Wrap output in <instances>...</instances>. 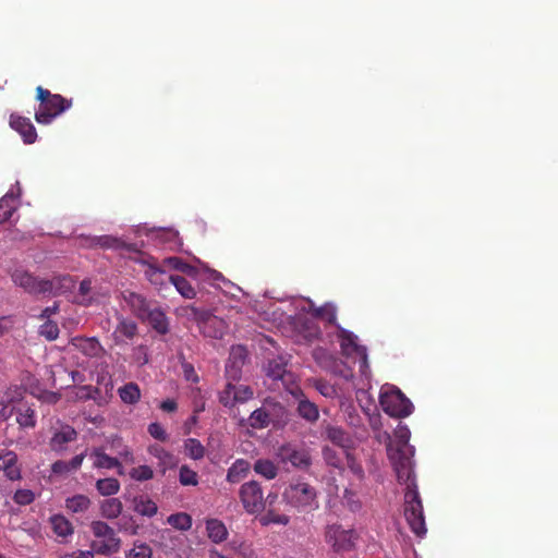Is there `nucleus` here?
<instances>
[{
  "mask_svg": "<svg viewBox=\"0 0 558 558\" xmlns=\"http://www.w3.org/2000/svg\"><path fill=\"white\" fill-rule=\"evenodd\" d=\"M411 432L407 425L399 423L395 429L393 438L388 435L387 456L393 466L400 484L407 486L404 493V517L411 531L423 537L427 530L413 472L414 447L409 444Z\"/></svg>",
  "mask_w": 558,
  "mask_h": 558,
  "instance_id": "f257e3e1",
  "label": "nucleus"
},
{
  "mask_svg": "<svg viewBox=\"0 0 558 558\" xmlns=\"http://www.w3.org/2000/svg\"><path fill=\"white\" fill-rule=\"evenodd\" d=\"M36 99L39 101V107L35 113V120L39 124H50L72 106V99H66L60 94H52L43 86L36 88Z\"/></svg>",
  "mask_w": 558,
  "mask_h": 558,
  "instance_id": "f03ea898",
  "label": "nucleus"
},
{
  "mask_svg": "<svg viewBox=\"0 0 558 558\" xmlns=\"http://www.w3.org/2000/svg\"><path fill=\"white\" fill-rule=\"evenodd\" d=\"M288 505L302 512H310L318 507L315 487L303 481L291 482L283 492Z\"/></svg>",
  "mask_w": 558,
  "mask_h": 558,
  "instance_id": "7ed1b4c3",
  "label": "nucleus"
},
{
  "mask_svg": "<svg viewBox=\"0 0 558 558\" xmlns=\"http://www.w3.org/2000/svg\"><path fill=\"white\" fill-rule=\"evenodd\" d=\"M90 530L96 537L92 543V548L96 554L110 556L119 551L121 538L108 523L100 520L93 521Z\"/></svg>",
  "mask_w": 558,
  "mask_h": 558,
  "instance_id": "20e7f679",
  "label": "nucleus"
},
{
  "mask_svg": "<svg viewBox=\"0 0 558 558\" xmlns=\"http://www.w3.org/2000/svg\"><path fill=\"white\" fill-rule=\"evenodd\" d=\"M383 411L391 417L403 418L413 412L412 402L396 387L383 389L379 395Z\"/></svg>",
  "mask_w": 558,
  "mask_h": 558,
  "instance_id": "39448f33",
  "label": "nucleus"
},
{
  "mask_svg": "<svg viewBox=\"0 0 558 558\" xmlns=\"http://www.w3.org/2000/svg\"><path fill=\"white\" fill-rule=\"evenodd\" d=\"M357 536L354 530H345L339 524L328 525L325 532V541L335 553L350 551L355 546Z\"/></svg>",
  "mask_w": 558,
  "mask_h": 558,
  "instance_id": "423d86ee",
  "label": "nucleus"
},
{
  "mask_svg": "<svg viewBox=\"0 0 558 558\" xmlns=\"http://www.w3.org/2000/svg\"><path fill=\"white\" fill-rule=\"evenodd\" d=\"M239 497L244 510L250 514L265 510L264 493L257 481H250L241 485Z\"/></svg>",
  "mask_w": 558,
  "mask_h": 558,
  "instance_id": "0eeeda50",
  "label": "nucleus"
},
{
  "mask_svg": "<svg viewBox=\"0 0 558 558\" xmlns=\"http://www.w3.org/2000/svg\"><path fill=\"white\" fill-rule=\"evenodd\" d=\"M337 339L344 356L357 355L363 360V364L367 363V350L357 343V337L353 332L337 325Z\"/></svg>",
  "mask_w": 558,
  "mask_h": 558,
  "instance_id": "6e6552de",
  "label": "nucleus"
},
{
  "mask_svg": "<svg viewBox=\"0 0 558 558\" xmlns=\"http://www.w3.org/2000/svg\"><path fill=\"white\" fill-rule=\"evenodd\" d=\"M263 405L272 427L281 428L289 423V411L281 402L274 398H267L264 400Z\"/></svg>",
  "mask_w": 558,
  "mask_h": 558,
  "instance_id": "1a4fd4ad",
  "label": "nucleus"
},
{
  "mask_svg": "<svg viewBox=\"0 0 558 558\" xmlns=\"http://www.w3.org/2000/svg\"><path fill=\"white\" fill-rule=\"evenodd\" d=\"M279 457L283 462H290L294 468L306 470L312 464V458L306 449H296L292 446H282Z\"/></svg>",
  "mask_w": 558,
  "mask_h": 558,
  "instance_id": "9d476101",
  "label": "nucleus"
},
{
  "mask_svg": "<svg viewBox=\"0 0 558 558\" xmlns=\"http://www.w3.org/2000/svg\"><path fill=\"white\" fill-rule=\"evenodd\" d=\"M10 126L16 131L25 144H33L37 140V132L28 118L12 113L10 116Z\"/></svg>",
  "mask_w": 558,
  "mask_h": 558,
  "instance_id": "9b49d317",
  "label": "nucleus"
},
{
  "mask_svg": "<svg viewBox=\"0 0 558 558\" xmlns=\"http://www.w3.org/2000/svg\"><path fill=\"white\" fill-rule=\"evenodd\" d=\"M0 470L3 471L8 480H20L21 466L19 464L17 454L10 450L0 452Z\"/></svg>",
  "mask_w": 558,
  "mask_h": 558,
  "instance_id": "f8f14e48",
  "label": "nucleus"
},
{
  "mask_svg": "<svg viewBox=\"0 0 558 558\" xmlns=\"http://www.w3.org/2000/svg\"><path fill=\"white\" fill-rule=\"evenodd\" d=\"M246 350L242 345L232 347L229 362L226 366L227 376L238 379L241 373V366L244 364Z\"/></svg>",
  "mask_w": 558,
  "mask_h": 558,
  "instance_id": "ddd939ff",
  "label": "nucleus"
},
{
  "mask_svg": "<svg viewBox=\"0 0 558 558\" xmlns=\"http://www.w3.org/2000/svg\"><path fill=\"white\" fill-rule=\"evenodd\" d=\"M124 300L136 317L142 320L145 319V316H147V313L153 307L151 302L142 294L135 292H128V294H124Z\"/></svg>",
  "mask_w": 558,
  "mask_h": 558,
  "instance_id": "4468645a",
  "label": "nucleus"
},
{
  "mask_svg": "<svg viewBox=\"0 0 558 558\" xmlns=\"http://www.w3.org/2000/svg\"><path fill=\"white\" fill-rule=\"evenodd\" d=\"M148 452L158 460V466L162 474H165L168 469H173L178 464V459L174 454L160 445H150Z\"/></svg>",
  "mask_w": 558,
  "mask_h": 558,
  "instance_id": "2eb2a0df",
  "label": "nucleus"
},
{
  "mask_svg": "<svg viewBox=\"0 0 558 558\" xmlns=\"http://www.w3.org/2000/svg\"><path fill=\"white\" fill-rule=\"evenodd\" d=\"M160 335H166L169 331V322L163 311L157 306H153L145 319Z\"/></svg>",
  "mask_w": 558,
  "mask_h": 558,
  "instance_id": "dca6fc26",
  "label": "nucleus"
},
{
  "mask_svg": "<svg viewBox=\"0 0 558 558\" xmlns=\"http://www.w3.org/2000/svg\"><path fill=\"white\" fill-rule=\"evenodd\" d=\"M250 462L244 459H236L227 471L226 480L231 484H238L250 473Z\"/></svg>",
  "mask_w": 558,
  "mask_h": 558,
  "instance_id": "f3484780",
  "label": "nucleus"
},
{
  "mask_svg": "<svg viewBox=\"0 0 558 558\" xmlns=\"http://www.w3.org/2000/svg\"><path fill=\"white\" fill-rule=\"evenodd\" d=\"M90 457L94 459L93 465L96 469H119V474H122V465L117 458L110 457L101 449L96 448L92 451Z\"/></svg>",
  "mask_w": 558,
  "mask_h": 558,
  "instance_id": "a211bd4d",
  "label": "nucleus"
},
{
  "mask_svg": "<svg viewBox=\"0 0 558 558\" xmlns=\"http://www.w3.org/2000/svg\"><path fill=\"white\" fill-rule=\"evenodd\" d=\"M76 436L77 433L73 427L69 425L63 426L60 430L53 434L50 439V447L54 451H61L64 449V445L75 440Z\"/></svg>",
  "mask_w": 558,
  "mask_h": 558,
  "instance_id": "6ab92c4d",
  "label": "nucleus"
},
{
  "mask_svg": "<svg viewBox=\"0 0 558 558\" xmlns=\"http://www.w3.org/2000/svg\"><path fill=\"white\" fill-rule=\"evenodd\" d=\"M73 344L83 354L95 357L100 355L102 347L96 338L76 337L73 339Z\"/></svg>",
  "mask_w": 558,
  "mask_h": 558,
  "instance_id": "aec40b11",
  "label": "nucleus"
},
{
  "mask_svg": "<svg viewBox=\"0 0 558 558\" xmlns=\"http://www.w3.org/2000/svg\"><path fill=\"white\" fill-rule=\"evenodd\" d=\"M48 284L51 286V288L49 289V292H48V296L49 295L56 296V295H61V294H64V293L71 291L74 288L75 282L71 276L64 275V276H54L52 279L48 280Z\"/></svg>",
  "mask_w": 558,
  "mask_h": 558,
  "instance_id": "412c9836",
  "label": "nucleus"
},
{
  "mask_svg": "<svg viewBox=\"0 0 558 558\" xmlns=\"http://www.w3.org/2000/svg\"><path fill=\"white\" fill-rule=\"evenodd\" d=\"M206 532L208 538L216 544L222 543L228 536V530L225 523L218 519L206 520Z\"/></svg>",
  "mask_w": 558,
  "mask_h": 558,
  "instance_id": "4be33fe9",
  "label": "nucleus"
},
{
  "mask_svg": "<svg viewBox=\"0 0 558 558\" xmlns=\"http://www.w3.org/2000/svg\"><path fill=\"white\" fill-rule=\"evenodd\" d=\"M310 313L316 318H320L337 328V308L331 303H326L322 306H315L313 303L310 305Z\"/></svg>",
  "mask_w": 558,
  "mask_h": 558,
  "instance_id": "5701e85b",
  "label": "nucleus"
},
{
  "mask_svg": "<svg viewBox=\"0 0 558 558\" xmlns=\"http://www.w3.org/2000/svg\"><path fill=\"white\" fill-rule=\"evenodd\" d=\"M100 514L108 519H118L123 511V504L119 498L111 497L104 499L99 505Z\"/></svg>",
  "mask_w": 558,
  "mask_h": 558,
  "instance_id": "b1692460",
  "label": "nucleus"
},
{
  "mask_svg": "<svg viewBox=\"0 0 558 558\" xmlns=\"http://www.w3.org/2000/svg\"><path fill=\"white\" fill-rule=\"evenodd\" d=\"M133 509L136 513L151 518L158 511L157 504L147 496H135L133 498Z\"/></svg>",
  "mask_w": 558,
  "mask_h": 558,
  "instance_id": "393cba45",
  "label": "nucleus"
},
{
  "mask_svg": "<svg viewBox=\"0 0 558 558\" xmlns=\"http://www.w3.org/2000/svg\"><path fill=\"white\" fill-rule=\"evenodd\" d=\"M296 411L303 420L311 424L317 422L319 418L317 405L305 397L299 400Z\"/></svg>",
  "mask_w": 558,
  "mask_h": 558,
  "instance_id": "a878e982",
  "label": "nucleus"
},
{
  "mask_svg": "<svg viewBox=\"0 0 558 558\" xmlns=\"http://www.w3.org/2000/svg\"><path fill=\"white\" fill-rule=\"evenodd\" d=\"M16 423L21 428H34L36 426L35 410L26 402L16 408Z\"/></svg>",
  "mask_w": 558,
  "mask_h": 558,
  "instance_id": "bb28decb",
  "label": "nucleus"
},
{
  "mask_svg": "<svg viewBox=\"0 0 558 558\" xmlns=\"http://www.w3.org/2000/svg\"><path fill=\"white\" fill-rule=\"evenodd\" d=\"M326 435L332 444L339 446L341 449L348 450L351 446L352 439L341 427L329 426L326 428Z\"/></svg>",
  "mask_w": 558,
  "mask_h": 558,
  "instance_id": "cd10ccee",
  "label": "nucleus"
},
{
  "mask_svg": "<svg viewBox=\"0 0 558 558\" xmlns=\"http://www.w3.org/2000/svg\"><path fill=\"white\" fill-rule=\"evenodd\" d=\"M118 395L122 402L135 404L141 399V389L135 383H128L118 389Z\"/></svg>",
  "mask_w": 558,
  "mask_h": 558,
  "instance_id": "c85d7f7f",
  "label": "nucleus"
},
{
  "mask_svg": "<svg viewBox=\"0 0 558 558\" xmlns=\"http://www.w3.org/2000/svg\"><path fill=\"white\" fill-rule=\"evenodd\" d=\"M169 280L183 298L194 299L196 296V291L194 287L186 278L180 275H171L169 276Z\"/></svg>",
  "mask_w": 558,
  "mask_h": 558,
  "instance_id": "c756f323",
  "label": "nucleus"
},
{
  "mask_svg": "<svg viewBox=\"0 0 558 558\" xmlns=\"http://www.w3.org/2000/svg\"><path fill=\"white\" fill-rule=\"evenodd\" d=\"M90 505V499L87 496L81 494L69 497L65 500L66 509L73 513H84L88 510Z\"/></svg>",
  "mask_w": 558,
  "mask_h": 558,
  "instance_id": "7c9ffc66",
  "label": "nucleus"
},
{
  "mask_svg": "<svg viewBox=\"0 0 558 558\" xmlns=\"http://www.w3.org/2000/svg\"><path fill=\"white\" fill-rule=\"evenodd\" d=\"M25 392L26 390L23 387H10L4 391V393L1 397V400H3L5 404L10 403L13 407L19 408L21 404L26 403V401H24Z\"/></svg>",
  "mask_w": 558,
  "mask_h": 558,
  "instance_id": "2f4dec72",
  "label": "nucleus"
},
{
  "mask_svg": "<svg viewBox=\"0 0 558 558\" xmlns=\"http://www.w3.org/2000/svg\"><path fill=\"white\" fill-rule=\"evenodd\" d=\"M348 450L341 449V451H337L330 447H325L323 449V457L325 462L332 468L342 470L343 469V460L345 459V453Z\"/></svg>",
  "mask_w": 558,
  "mask_h": 558,
  "instance_id": "473e14b6",
  "label": "nucleus"
},
{
  "mask_svg": "<svg viewBox=\"0 0 558 558\" xmlns=\"http://www.w3.org/2000/svg\"><path fill=\"white\" fill-rule=\"evenodd\" d=\"M142 264L147 266L145 270L146 279L154 286H162L165 283L166 272L155 263L148 260H141Z\"/></svg>",
  "mask_w": 558,
  "mask_h": 558,
  "instance_id": "72a5a7b5",
  "label": "nucleus"
},
{
  "mask_svg": "<svg viewBox=\"0 0 558 558\" xmlns=\"http://www.w3.org/2000/svg\"><path fill=\"white\" fill-rule=\"evenodd\" d=\"M254 471L267 480H274L278 474V468L268 459H258L254 463Z\"/></svg>",
  "mask_w": 558,
  "mask_h": 558,
  "instance_id": "f704fd0d",
  "label": "nucleus"
},
{
  "mask_svg": "<svg viewBox=\"0 0 558 558\" xmlns=\"http://www.w3.org/2000/svg\"><path fill=\"white\" fill-rule=\"evenodd\" d=\"M96 489L101 496H113L120 490V482L114 477L100 478L96 482Z\"/></svg>",
  "mask_w": 558,
  "mask_h": 558,
  "instance_id": "c9c22d12",
  "label": "nucleus"
},
{
  "mask_svg": "<svg viewBox=\"0 0 558 558\" xmlns=\"http://www.w3.org/2000/svg\"><path fill=\"white\" fill-rule=\"evenodd\" d=\"M184 450L186 456L193 460H201L206 453L205 447L196 438H187L184 441Z\"/></svg>",
  "mask_w": 558,
  "mask_h": 558,
  "instance_id": "e433bc0d",
  "label": "nucleus"
},
{
  "mask_svg": "<svg viewBox=\"0 0 558 558\" xmlns=\"http://www.w3.org/2000/svg\"><path fill=\"white\" fill-rule=\"evenodd\" d=\"M248 425L254 429H263L271 425L264 405L254 410L248 417Z\"/></svg>",
  "mask_w": 558,
  "mask_h": 558,
  "instance_id": "4c0bfd02",
  "label": "nucleus"
},
{
  "mask_svg": "<svg viewBox=\"0 0 558 558\" xmlns=\"http://www.w3.org/2000/svg\"><path fill=\"white\" fill-rule=\"evenodd\" d=\"M53 532L59 536H68L73 533V526L65 517L57 514L50 519Z\"/></svg>",
  "mask_w": 558,
  "mask_h": 558,
  "instance_id": "58836bf2",
  "label": "nucleus"
},
{
  "mask_svg": "<svg viewBox=\"0 0 558 558\" xmlns=\"http://www.w3.org/2000/svg\"><path fill=\"white\" fill-rule=\"evenodd\" d=\"M168 524L180 531H187L192 527V517L186 512L170 514L167 519Z\"/></svg>",
  "mask_w": 558,
  "mask_h": 558,
  "instance_id": "ea45409f",
  "label": "nucleus"
},
{
  "mask_svg": "<svg viewBox=\"0 0 558 558\" xmlns=\"http://www.w3.org/2000/svg\"><path fill=\"white\" fill-rule=\"evenodd\" d=\"M15 210V198L9 194L4 195L0 199V225L8 221Z\"/></svg>",
  "mask_w": 558,
  "mask_h": 558,
  "instance_id": "a19ab883",
  "label": "nucleus"
},
{
  "mask_svg": "<svg viewBox=\"0 0 558 558\" xmlns=\"http://www.w3.org/2000/svg\"><path fill=\"white\" fill-rule=\"evenodd\" d=\"M116 333L126 339H133L137 333V325L131 319L121 318L116 328Z\"/></svg>",
  "mask_w": 558,
  "mask_h": 558,
  "instance_id": "79ce46f5",
  "label": "nucleus"
},
{
  "mask_svg": "<svg viewBox=\"0 0 558 558\" xmlns=\"http://www.w3.org/2000/svg\"><path fill=\"white\" fill-rule=\"evenodd\" d=\"M179 482L182 486H196L198 485V474L184 464L179 470Z\"/></svg>",
  "mask_w": 558,
  "mask_h": 558,
  "instance_id": "37998d69",
  "label": "nucleus"
},
{
  "mask_svg": "<svg viewBox=\"0 0 558 558\" xmlns=\"http://www.w3.org/2000/svg\"><path fill=\"white\" fill-rule=\"evenodd\" d=\"M126 558H151L153 549L151 547L142 542H135L134 547L125 553Z\"/></svg>",
  "mask_w": 558,
  "mask_h": 558,
  "instance_id": "c03bdc74",
  "label": "nucleus"
},
{
  "mask_svg": "<svg viewBox=\"0 0 558 558\" xmlns=\"http://www.w3.org/2000/svg\"><path fill=\"white\" fill-rule=\"evenodd\" d=\"M35 276L25 270H15L12 275L13 282L23 288L26 292L33 288Z\"/></svg>",
  "mask_w": 558,
  "mask_h": 558,
  "instance_id": "a18cd8bd",
  "label": "nucleus"
},
{
  "mask_svg": "<svg viewBox=\"0 0 558 558\" xmlns=\"http://www.w3.org/2000/svg\"><path fill=\"white\" fill-rule=\"evenodd\" d=\"M290 519L286 514L277 513L274 509H267L266 513L262 517L260 522L264 525L281 524L287 525Z\"/></svg>",
  "mask_w": 558,
  "mask_h": 558,
  "instance_id": "49530a36",
  "label": "nucleus"
},
{
  "mask_svg": "<svg viewBox=\"0 0 558 558\" xmlns=\"http://www.w3.org/2000/svg\"><path fill=\"white\" fill-rule=\"evenodd\" d=\"M315 389L326 398H335L338 395L336 387L326 379L318 378L314 380Z\"/></svg>",
  "mask_w": 558,
  "mask_h": 558,
  "instance_id": "de8ad7c7",
  "label": "nucleus"
},
{
  "mask_svg": "<svg viewBox=\"0 0 558 558\" xmlns=\"http://www.w3.org/2000/svg\"><path fill=\"white\" fill-rule=\"evenodd\" d=\"M90 292H92V280L84 279L80 283L78 293L76 295V302L82 305L89 304L92 301Z\"/></svg>",
  "mask_w": 558,
  "mask_h": 558,
  "instance_id": "09e8293b",
  "label": "nucleus"
},
{
  "mask_svg": "<svg viewBox=\"0 0 558 558\" xmlns=\"http://www.w3.org/2000/svg\"><path fill=\"white\" fill-rule=\"evenodd\" d=\"M131 478L144 482L154 477V471L149 465H140L130 471Z\"/></svg>",
  "mask_w": 558,
  "mask_h": 558,
  "instance_id": "8fccbe9b",
  "label": "nucleus"
},
{
  "mask_svg": "<svg viewBox=\"0 0 558 558\" xmlns=\"http://www.w3.org/2000/svg\"><path fill=\"white\" fill-rule=\"evenodd\" d=\"M234 405L236 403H244L248 400H251L254 396V391L250 386L234 385Z\"/></svg>",
  "mask_w": 558,
  "mask_h": 558,
  "instance_id": "3c124183",
  "label": "nucleus"
},
{
  "mask_svg": "<svg viewBox=\"0 0 558 558\" xmlns=\"http://www.w3.org/2000/svg\"><path fill=\"white\" fill-rule=\"evenodd\" d=\"M345 453L347 466L349 470L359 478L362 480L364 477V469L360 462L355 459V457L348 450Z\"/></svg>",
  "mask_w": 558,
  "mask_h": 558,
  "instance_id": "603ef678",
  "label": "nucleus"
},
{
  "mask_svg": "<svg viewBox=\"0 0 558 558\" xmlns=\"http://www.w3.org/2000/svg\"><path fill=\"white\" fill-rule=\"evenodd\" d=\"M32 286L33 288L29 289L27 293L33 295L48 296L49 289L51 288V286L48 284V279H39L37 277H35Z\"/></svg>",
  "mask_w": 558,
  "mask_h": 558,
  "instance_id": "864d4df0",
  "label": "nucleus"
},
{
  "mask_svg": "<svg viewBox=\"0 0 558 558\" xmlns=\"http://www.w3.org/2000/svg\"><path fill=\"white\" fill-rule=\"evenodd\" d=\"M39 333L47 340L52 341L56 340L59 336V327L56 323L47 320L40 326Z\"/></svg>",
  "mask_w": 558,
  "mask_h": 558,
  "instance_id": "5fc2aeb1",
  "label": "nucleus"
},
{
  "mask_svg": "<svg viewBox=\"0 0 558 558\" xmlns=\"http://www.w3.org/2000/svg\"><path fill=\"white\" fill-rule=\"evenodd\" d=\"M286 373V364L281 361H269L267 374L274 379H281Z\"/></svg>",
  "mask_w": 558,
  "mask_h": 558,
  "instance_id": "6e6d98bb",
  "label": "nucleus"
},
{
  "mask_svg": "<svg viewBox=\"0 0 558 558\" xmlns=\"http://www.w3.org/2000/svg\"><path fill=\"white\" fill-rule=\"evenodd\" d=\"M94 245L104 247V248H119L122 246V242L110 235H102L94 239Z\"/></svg>",
  "mask_w": 558,
  "mask_h": 558,
  "instance_id": "4d7b16f0",
  "label": "nucleus"
},
{
  "mask_svg": "<svg viewBox=\"0 0 558 558\" xmlns=\"http://www.w3.org/2000/svg\"><path fill=\"white\" fill-rule=\"evenodd\" d=\"M234 385L228 383L225 389L219 393V401L225 407L231 408L234 405Z\"/></svg>",
  "mask_w": 558,
  "mask_h": 558,
  "instance_id": "13d9d810",
  "label": "nucleus"
},
{
  "mask_svg": "<svg viewBox=\"0 0 558 558\" xmlns=\"http://www.w3.org/2000/svg\"><path fill=\"white\" fill-rule=\"evenodd\" d=\"M35 499V495L31 489H17L13 496V500L21 506H27Z\"/></svg>",
  "mask_w": 558,
  "mask_h": 558,
  "instance_id": "bf43d9fd",
  "label": "nucleus"
},
{
  "mask_svg": "<svg viewBox=\"0 0 558 558\" xmlns=\"http://www.w3.org/2000/svg\"><path fill=\"white\" fill-rule=\"evenodd\" d=\"M149 435L157 439V440H160V441H166L168 439V434L167 432L165 430V428L162 427L161 424L157 423V422H154V423H150L148 425V428H147Z\"/></svg>",
  "mask_w": 558,
  "mask_h": 558,
  "instance_id": "052dcab7",
  "label": "nucleus"
},
{
  "mask_svg": "<svg viewBox=\"0 0 558 558\" xmlns=\"http://www.w3.org/2000/svg\"><path fill=\"white\" fill-rule=\"evenodd\" d=\"M166 265L175 270H180L182 272H190L192 267L183 262L180 257H168L163 260Z\"/></svg>",
  "mask_w": 558,
  "mask_h": 558,
  "instance_id": "680f3d73",
  "label": "nucleus"
},
{
  "mask_svg": "<svg viewBox=\"0 0 558 558\" xmlns=\"http://www.w3.org/2000/svg\"><path fill=\"white\" fill-rule=\"evenodd\" d=\"M119 531L130 532L132 535L137 533V526L134 524L133 519L130 517L123 515L118 523Z\"/></svg>",
  "mask_w": 558,
  "mask_h": 558,
  "instance_id": "e2e57ef3",
  "label": "nucleus"
},
{
  "mask_svg": "<svg viewBox=\"0 0 558 558\" xmlns=\"http://www.w3.org/2000/svg\"><path fill=\"white\" fill-rule=\"evenodd\" d=\"M0 421H7L16 413V408L10 403L5 404L3 400H0Z\"/></svg>",
  "mask_w": 558,
  "mask_h": 558,
  "instance_id": "0e129e2a",
  "label": "nucleus"
},
{
  "mask_svg": "<svg viewBox=\"0 0 558 558\" xmlns=\"http://www.w3.org/2000/svg\"><path fill=\"white\" fill-rule=\"evenodd\" d=\"M14 326L13 316H0V337L9 332Z\"/></svg>",
  "mask_w": 558,
  "mask_h": 558,
  "instance_id": "69168bd1",
  "label": "nucleus"
},
{
  "mask_svg": "<svg viewBox=\"0 0 558 558\" xmlns=\"http://www.w3.org/2000/svg\"><path fill=\"white\" fill-rule=\"evenodd\" d=\"M354 497L355 494L352 490L348 488L344 490L343 499L352 511H355L361 507L360 502L355 500Z\"/></svg>",
  "mask_w": 558,
  "mask_h": 558,
  "instance_id": "338daca9",
  "label": "nucleus"
},
{
  "mask_svg": "<svg viewBox=\"0 0 558 558\" xmlns=\"http://www.w3.org/2000/svg\"><path fill=\"white\" fill-rule=\"evenodd\" d=\"M68 461L58 460L52 464V472L56 474H63L71 472Z\"/></svg>",
  "mask_w": 558,
  "mask_h": 558,
  "instance_id": "774afa93",
  "label": "nucleus"
}]
</instances>
